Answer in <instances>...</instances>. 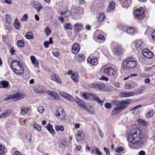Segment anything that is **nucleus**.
Segmentation results:
<instances>
[{
	"instance_id": "nucleus-47",
	"label": "nucleus",
	"mask_w": 155,
	"mask_h": 155,
	"mask_svg": "<svg viewBox=\"0 0 155 155\" xmlns=\"http://www.w3.org/2000/svg\"><path fill=\"white\" fill-rule=\"evenodd\" d=\"M55 129L56 130L59 131L61 130V131H63L64 130V127L62 126H56L55 127Z\"/></svg>"
},
{
	"instance_id": "nucleus-33",
	"label": "nucleus",
	"mask_w": 155,
	"mask_h": 155,
	"mask_svg": "<svg viewBox=\"0 0 155 155\" xmlns=\"http://www.w3.org/2000/svg\"><path fill=\"white\" fill-rule=\"evenodd\" d=\"M60 14L62 15H64L66 17H68L71 15V12L69 11L66 10L64 12H61Z\"/></svg>"
},
{
	"instance_id": "nucleus-20",
	"label": "nucleus",
	"mask_w": 155,
	"mask_h": 155,
	"mask_svg": "<svg viewBox=\"0 0 155 155\" xmlns=\"http://www.w3.org/2000/svg\"><path fill=\"white\" fill-rule=\"evenodd\" d=\"M75 102L77 104L82 108L85 109L86 106L85 104L82 100L80 99L78 97H76L75 100Z\"/></svg>"
},
{
	"instance_id": "nucleus-39",
	"label": "nucleus",
	"mask_w": 155,
	"mask_h": 155,
	"mask_svg": "<svg viewBox=\"0 0 155 155\" xmlns=\"http://www.w3.org/2000/svg\"><path fill=\"white\" fill-rule=\"evenodd\" d=\"M26 39H33L34 38L33 35L31 32H28L25 35Z\"/></svg>"
},
{
	"instance_id": "nucleus-5",
	"label": "nucleus",
	"mask_w": 155,
	"mask_h": 155,
	"mask_svg": "<svg viewBox=\"0 0 155 155\" xmlns=\"http://www.w3.org/2000/svg\"><path fill=\"white\" fill-rule=\"evenodd\" d=\"M132 101L130 99L123 100L122 101H117L114 102L115 105H119L122 110L124 109L129 104L131 103Z\"/></svg>"
},
{
	"instance_id": "nucleus-61",
	"label": "nucleus",
	"mask_w": 155,
	"mask_h": 155,
	"mask_svg": "<svg viewBox=\"0 0 155 155\" xmlns=\"http://www.w3.org/2000/svg\"><path fill=\"white\" fill-rule=\"evenodd\" d=\"M95 151L96 153H97L98 155H102L101 152L100 150L99 149L97 148H96L95 149Z\"/></svg>"
},
{
	"instance_id": "nucleus-42",
	"label": "nucleus",
	"mask_w": 155,
	"mask_h": 155,
	"mask_svg": "<svg viewBox=\"0 0 155 155\" xmlns=\"http://www.w3.org/2000/svg\"><path fill=\"white\" fill-rule=\"evenodd\" d=\"M124 150V149L122 147H117V148H116L115 150V151L117 153H121L123 150Z\"/></svg>"
},
{
	"instance_id": "nucleus-25",
	"label": "nucleus",
	"mask_w": 155,
	"mask_h": 155,
	"mask_svg": "<svg viewBox=\"0 0 155 155\" xmlns=\"http://www.w3.org/2000/svg\"><path fill=\"white\" fill-rule=\"evenodd\" d=\"M75 59L78 62H81L84 61L85 57L84 54L80 53L75 57Z\"/></svg>"
},
{
	"instance_id": "nucleus-4",
	"label": "nucleus",
	"mask_w": 155,
	"mask_h": 155,
	"mask_svg": "<svg viewBox=\"0 0 155 155\" xmlns=\"http://www.w3.org/2000/svg\"><path fill=\"white\" fill-rule=\"evenodd\" d=\"M144 9L142 7H140L134 11V18L135 20H141L143 19L144 16L143 14Z\"/></svg>"
},
{
	"instance_id": "nucleus-64",
	"label": "nucleus",
	"mask_w": 155,
	"mask_h": 155,
	"mask_svg": "<svg viewBox=\"0 0 155 155\" xmlns=\"http://www.w3.org/2000/svg\"><path fill=\"white\" fill-rule=\"evenodd\" d=\"M151 35L153 39H155V29L152 32Z\"/></svg>"
},
{
	"instance_id": "nucleus-14",
	"label": "nucleus",
	"mask_w": 155,
	"mask_h": 155,
	"mask_svg": "<svg viewBox=\"0 0 155 155\" xmlns=\"http://www.w3.org/2000/svg\"><path fill=\"white\" fill-rule=\"evenodd\" d=\"M47 93L52 99L55 100H58L60 99V97L58 94L55 92L48 90Z\"/></svg>"
},
{
	"instance_id": "nucleus-53",
	"label": "nucleus",
	"mask_w": 155,
	"mask_h": 155,
	"mask_svg": "<svg viewBox=\"0 0 155 155\" xmlns=\"http://www.w3.org/2000/svg\"><path fill=\"white\" fill-rule=\"evenodd\" d=\"M32 134H28L26 135V138L28 139L29 142H31Z\"/></svg>"
},
{
	"instance_id": "nucleus-51",
	"label": "nucleus",
	"mask_w": 155,
	"mask_h": 155,
	"mask_svg": "<svg viewBox=\"0 0 155 155\" xmlns=\"http://www.w3.org/2000/svg\"><path fill=\"white\" fill-rule=\"evenodd\" d=\"M44 110V108L42 106H39L38 108V110L40 113H42Z\"/></svg>"
},
{
	"instance_id": "nucleus-35",
	"label": "nucleus",
	"mask_w": 155,
	"mask_h": 155,
	"mask_svg": "<svg viewBox=\"0 0 155 155\" xmlns=\"http://www.w3.org/2000/svg\"><path fill=\"white\" fill-rule=\"evenodd\" d=\"M104 87L105 84L103 83L96 84L95 88H98L99 90H101Z\"/></svg>"
},
{
	"instance_id": "nucleus-6",
	"label": "nucleus",
	"mask_w": 155,
	"mask_h": 155,
	"mask_svg": "<svg viewBox=\"0 0 155 155\" xmlns=\"http://www.w3.org/2000/svg\"><path fill=\"white\" fill-rule=\"evenodd\" d=\"M55 115L57 118L60 120H64L65 118L66 114L62 107H60L56 111Z\"/></svg>"
},
{
	"instance_id": "nucleus-26",
	"label": "nucleus",
	"mask_w": 155,
	"mask_h": 155,
	"mask_svg": "<svg viewBox=\"0 0 155 155\" xmlns=\"http://www.w3.org/2000/svg\"><path fill=\"white\" fill-rule=\"evenodd\" d=\"M71 78L73 80L74 82L77 83L79 81V76L78 74L77 73H73L72 74Z\"/></svg>"
},
{
	"instance_id": "nucleus-18",
	"label": "nucleus",
	"mask_w": 155,
	"mask_h": 155,
	"mask_svg": "<svg viewBox=\"0 0 155 155\" xmlns=\"http://www.w3.org/2000/svg\"><path fill=\"white\" fill-rule=\"evenodd\" d=\"M116 105L114 107V109L111 112V114L112 115L118 114L123 110L119 105Z\"/></svg>"
},
{
	"instance_id": "nucleus-30",
	"label": "nucleus",
	"mask_w": 155,
	"mask_h": 155,
	"mask_svg": "<svg viewBox=\"0 0 155 155\" xmlns=\"http://www.w3.org/2000/svg\"><path fill=\"white\" fill-rule=\"evenodd\" d=\"M143 42L141 39L135 41L133 43L135 47L137 48L141 47L142 45Z\"/></svg>"
},
{
	"instance_id": "nucleus-41",
	"label": "nucleus",
	"mask_w": 155,
	"mask_h": 155,
	"mask_svg": "<svg viewBox=\"0 0 155 155\" xmlns=\"http://www.w3.org/2000/svg\"><path fill=\"white\" fill-rule=\"evenodd\" d=\"M2 88H6L8 87L9 83L7 81H2Z\"/></svg>"
},
{
	"instance_id": "nucleus-45",
	"label": "nucleus",
	"mask_w": 155,
	"mask_h": 155,
	"mask_svg": "<svg viewBox=\"0 0 155 155\" xmlns=\"http://www.w3.org/2000/svg\"><path fill=\"white\" fill-rule=\"evenodd\" d=\"M72 28V25L70 23H67L64 26V28L67 30L71 29Z\"/></svg>"
},
{
	"instance_id": "nucleus-28",
	"label": "nucleus",
	"mask_w": 155,
	"mask_h": 155,
	"mask_svg": "<svg viewBox=\"0 0 155 155\" xmlns=\"http://www.w3.org/2000/svg\"><path fill=\"white\" fill-rule=\"evenodd\" d=\"M10 110H7L4 112L0 115V118H6L8 117L11 113Z\"/></svg>"
},
{
	"instance_id": "nucleus-54",
	"label": "nucleus",
	"mask_w": 155,
	"mask_h": 155,
	"mask_svg": "<svg viewBox=\"0 0 155 155\" xmlns=\"http://www.w3.org/2000/svg\"><path fill=\"white\" fill-rule=\"evenodd\" d=\"M145 28L146 29V31L145 32V34H147L150 33V31L151 30V28L149 26H146Z\"/></svg>"
},
{
	"instance_id": "nucleus-3",
	"label": "nucleus",
	"mask_w": 155,
	"mask_h": 155,
	"mask_svg": "<svg viewBox=\"0 0 155 155\" xmlns=\"http://www.w3.org/2000/svg\"><path fill=\"white\" fill-rule=\"evenodd\" d=\"M123 66H122L121 71L122 73H126L127 69L134 68L136 66L137 62L136 61L130 59H126L123 61Z\"/></svg>"
},
{
	"instance_id": "nucleus-24",
	"label": "nucleus",
	"mask_w": 155,
	"mask_h": 155,
	"mask_svg": "<svg viewBox=\"0 0 155 155\" xmlns=\"http://www.w3.org/2000/svg\"><path fill=\"white\" fill-rule=\"evenodd\" d=\"M84 138V134L81 130H79L77 132V134L76 138L78 141L82 140Z\"/></svg>"
},
{
	"instance_id": "nucleus-10",
	"label": "nucleus",
	"mask_w": 155,
	"mask_h": 155,
	"mask_svg": "<svg viewBox=\"0 0 155 155\" xmlns=\"http://www.w3.org/2000/svg\"><path fill=\"white\" fill-rule=\"evenodd\" d=\"M59 94L62 97L72 102L74 100V98L72 96L66 92L60 91Z\"/></svg>"
},
{
	"instance_id": "nucleus-29",
	"label": "nucleus",
	"mask_w": 155,
	"mask_h": 155,
	"mask_svg": "<svg viewBox=\"0 0 155 155\" xmlns=\"http://www.w3.org/2000/svg\"><path fill=\"white\" fill-rule=\"evenodd\" d=\"M105 18V16L102 12L99 13L97 17V21L100 22L103 21Z\"/></svg>"
},
{
	"instance_id": "nucleus-22",
	"label": "nucleus",
	"mask_w": 155,
	"mask_h": 155,
	"mask_svg": "<svg viewBox=\"0 0 155 155\" xmlns=\"http://www.w3.org/2000/svg\"><path fill=\"white\" fill-rule=\"evenodd\" d=\"M51 78L53 81H54L57 83L60 84L62 83V81L59 77L55 74H53L51 75Z\"/></svg>"
},
{
	"instance_id": "nucleus-19",
	"label": "nucleus",
	"mask_w": 155,
	"mask_h": 155,
	"mask_svg": "<svg viewBox=\"0 0 155 155\" xmlns=\"http://www.w3.org/2000/svg\"><path fill=\"white\" fill-rule=\"evenodd\" d=\"M80 50V47L78 44H74L71 47V51L74 54L78 53Z\"/></svg>"
},
{
	"instance_id": "nucleus-52",
	"label": "nucleus",
	"mask_w": 155,
	"mask_h": 155,
	"mask_svg": "<svg viewBox=\"0 0 155 155\" xmlns=\"http://www.w3.org/2000/svg\"><path fill=\"white\" fill-rule=\"evenodd\" d=\"M4 147L0 145V155H2L3 154L4 152Z\"/></svg>"
},
{
	"instance_id": "nucleus-17",
	"label": "nucleus",
	"mask_w": 155,
	"mask_h": 155,
	"mask_svg": "<svg viewBox=\"0 0 155 155\" xmlns=\"http://www.w3.org/2000/svg\"><path fill=\"white\" fill-rule=\"evenodd\" d=\"M135 92L133 91L130 92H123L119 94L120 96L121 97H126L134 95Z\"/></svg>"
},
{
	"instance_id": "nucleus-31",
	"label": "nucleus",
	"mask_w": 155,
	"mask_h": 155,
	"mask_svg": "<svg viewBox=\"0 0 155 155\" xmlns=\"http://www.w3.org/2000/svg\"><path fill=\"white\" fill-rule=\"evenodd\" d=\"M31 59L32 64L34 65L35 66L36 68L38 67L39 63L37 61H36V58L35 57L33 56H31Z\"/></svg>"
},
{
	"instance_id": "nucleus-1",
	"label": "nucleus",
	"mask_w": 155,
	"mask_h": 155,
	"mask_svg": "<svg viewBox=\"0 0 155 155\" xmlns=\"http://www.w3.org/2000/svg\"><path fill=\"white\" fill-rule=\"evenodd\" d=\"M143 137L142 132L139 130L138 134L137 129H133L129 132L128 139L134 148H138L143 147L146 143V141Z\"/></svg>"
},
{
	"instance_id": "nucleus-12",
	"label": "nucleus",
	"mask_w": 155,
	"mask_h": 155,
	"mask_svg": "<svg viewBox=\"0 0 155 155\" xmlns=\"http://www.w3.org/2000/svg\"><path fill=\"white\" fill-rule=\"evenodd\" d=\"M31 5L39 12L40 10L42 8V5L39 2L33 1L31 2Z\"/></svg>"
},
{
	"instance_id": "nucleus-13",
	"label": "nucleus",
	"mask_w": 155,
	"mask_h": 155,
	"mask_svg": "<svg viewBox=\"0 0 155 155\" xmlns=\"http://www.w3.org/2000/svg\"><path fill=\"white\" fill-rule=\"evenodd\" d=\"M142 54L144 57L148 59L151 58L153 56V53L147 49H143L142 51Z\"/></svg>"
},
{
	"instance_id": "nucleus-11",
	"label": "nucleus",
	"mask_w": 155,
	"mask_h": 155,
	"mask_svg": "<svg viewBox=\"0 0 155 155\" xmlns=\"http://www.w3.org/2000/svg\"><path fill=\"white\" fill-rule=\"evenodd\" d=\"M123 30L130 35H133L135 33V30L134 28L127 26H124L123 28Z\"/></svg>"
},
{
	"instance_id": "nucleus-46",
	"label": "nucleus",
	"mask_w": 155,
	"mask_h": 155,
	"mask_svg": "<svg viewBox=\"0 0 155 155\" xmlns=\"http://www.w3.org/2000/svg\"><path fill=\"white\" fill-rule=\"evenodd\" d=\"M28 109L27 108H25L24 109H21V113L23 115L26 114L28 111Z\"/></svg>"
},
{
	"instance_id": "nucleus-34",
	"label": "nucleus",
	"mask_w": 155,
	"mask_h": 155,
	"mask_svg": "<svg viewBox=\"0 0 155 155\" xmlns=\"http://www.w3.org/2000/svg\"><path fill=\"white\" fill-rule=\"evenodd\" d=\"M14 25L16 29L17 30L19 29L21 26V24L18 20L17 19H15Z\"/></svg>"
},
{
	"instance_id": "nucleus-63",
	"label": "nucleus",
	"mask_w": 155,
	"mask_h": 155,
	"mask_svg": "<svg viewBox=\"0 0 155 155\" xmlns=\"http://www.w3.org/2000/svg\"><path fill=\"white\" fill-rule=\"evenodd\" d=\"M11 99H12L13 100V97H12V95H10L7 97L5 98L4 99V100L5 101H7Z\"/></svg>"
},
{
	"instance_id": "nucleus-36",
	"label": "nucleus",
	"mask_w": 155,
	"mask_h": 155,
	"mask_svg": "<svg viewBox=\"0 0 155 155\" xmlns=\"http://www.w3.org/2000/svg\"><path fill=\"white\" fill-rule=\"evenodd\" d=\"M47 128L50 133L52 134L54 133V130L51 124H48L47 126Z\"/></svg>"
},
{
	"instance_id": "nucleus-62",
	"label": "nucleus",
	"mask_w": 155,
	"mask_h": 155,
	"mask_svg": "<svg viewBox=\"0 0 155 155\" xmlns=\"http://www.w3.org/2000/svg\"><path fill=\"white\" fill-rule=\"evenodd\" d=\"M88 112L92 114H94L95 113V112L92 107H91L89 110H88Z\"/></svg>"
},
{
	"instance_id": "nucleus-44",
	"label": "nucleus",
	"mask_w": 155,
	"mask_h": 155,
	"mask_svg": "<svg viewBox=\"0 0 155 155\" xmlns=\"http://www.w3.org/2000/svg\"><path fill=\"white\" fill-rule=\"evenodd\" d=\"M25 43L23 40H20L17 42L18 45L20 47H23Z\"/></svg>"
},
{
	"instance_id": "nucleus-40",
	"label": "nucleus",
	"mask_w": 155,
	"mask_h": 155,
	"mask_svg": "<svg viewBox=\"0 0 155 155\" xmlns=\"http://www.w3.org/2000/svg\"><path fill=\"white\" fill-rule=\"evenodd\" d=\"M154 112L153 110H149L146 114V117L147 118L151 117L153 115Z\"/></svg>"
},
{
	"instance_id": "nucleus-55",
	"label": "nucleus",
	"mask_w": 155,
	"mask_h": 155,
	"mask_svg": "<svg viewBox=\"0 0 155 155\" xmlns=\"http://www.w3.org/2000/svg\"><path fill=\"white\" fill-rule=\"evenodd\" d=\"M28 18V15L27 14H25L22 18L21 20V21H26Z\"/></svg>"
},
{
	"instance_id": "nucleus-2",
	"label": "nucleus",
	"mask_w": 155,
	"mask_h": 155,
	"mask_svg": "<svg viewBox=\"0 0 155 155\" xmlns=\"http://www.w3.org/2000/svg\"><path fill=\"white\" fill-rule=\"evenodd\" d=\"M11 67L13 71L17 75H20L24 74V68L20 61L17 60L13 61Z\"/></svg>"
},
{
	"instance_id": "nucleus-38",
	"label": "nucleus",
	"mask_w": 155,
	"mask_h": 155,
	"mask_svg": "<svg viewBox=\"0 0 155 155\" xmlns=\"http://www.w3.org/2000/svg\"><path fill=\"white\" fill-rule=\"evenodd\" d=\"M137 122L139 124L145 126H147V123L143 119H139L137 120Z\"/></svg>"
},
{
	"instance_id": "nucleus-56",
	"label": "nucleus",
	"mask_w": 155,
	"mask_h": 155,
	"mask_svg": "<svg viewBox=\"0 0 155 155\" xmlns=\"http://www.w3.org/2000/svg\"><path fill=\"white\" fill-rule=\"evenodd\" d=\"M97 131L99 133V135L101 137H104V134L101 130L99 128H98Z\"/></svg>"
},
{
	"instance_id": "nucleus-48",
	"label": "nucleus",
	"mask_w": 155,
	"mask_h": 155,
	"mask_svg": "<svg viewBox=\"0 0 155 155\" xmlns=\"http://www.w3.org/2000/svg\"><path fill=\"white\" fill-rule=\"evenodd\" d=\"M33 127L38 131H40L41 130V127L40 126L38 125L37 124H33Z\"/></svg>"
},
{
	"instance_id": "nucleus-7",
	"label": "nucleus",
	"mask_w": 155,
	"mask_h": 155,
	"mask_svg": "<svg viewBox=\"0 0 155 155\" xmlns=\"http://www.w3.org/2000/svg\"><path fill=\"white\" fill-rule=\"evenodd\" d=\"M101 70L103 71L107 75L109 76H114L116 74V71L111 67L104 68V67H102Z\"/></svg>"
},
{
	"instance_id": "nucleus-16",
	"label": "nucleus",
	"mask_w": 155,
	"mask_h": 155,
	"mask_svg": "<svg viewBox=\"0 0 155 155\" xmlns=\"http://www.w3.org/2000/svg\"><path fill=\"white\" fill-rule=\"evenodd\" d=\"M72 13H74L75 16H78L79 14H82L83 12V10L82 8L76 7L72 9Z\"/></svg>"
},
{
	"instance_id": "nucleus-9",
	"label": "nucleus",
	"mask_w": 155,
	"mask_h": 155,
	"mask_svg": "<svg viewBox=\"0 0 155 155\" xmlns=\"http://www.w3.org/2000/svg\"><path fill=\"white\" fill-rule=\"evenodd\" d=\"M88 99L96 101L101 105H102L104 102V101L101 100L98 97H96L95 94L92 93H88Z\"/></svg>"
},
{
	"instance_id": "nucleus-59",
	"label": "nucleus",
	"mask_w": 155,
	"mask_h": 155,
	"mask_svg": "<svg viewBox=\"0 0 155 155\" xmlns=\"http://www.w3.org/2000/svg\"><path fill=\"white\" fill-rule=\"evenodd\" d=\"M2 1L3 3H5L9 5H10L12 3L11 0H2Z\"/></svg>"
},
{
	"instance_id": "nucleus-27",
	"label": "nucleus",
	"mask_w": 155,
	"mask_h": 155,
	"mask_svg": "<svg viewBox=\"0 0 155 155\" xmlns=\"http://www.w3.org/2000/svg\"><path fill=\"white\" fill-rule=\"evenodd\" d=\"M131 0H122V5L123 7H127L131 4Z\"/></svg>"
},
{
	"instance_id": "nucleus-15",
	"label": "nucleus",
	"mask_w": 155,
	"mask_h": 155,
	"mask_svg": "<svg viewBox=\"0 0 155 155\" xmlns=\"http://www.w3.org/2000/svg\"><path fill=\"white\" fill-rule=\"evenodd\" d=\"M13 97V101H17L23 98L25 95L23 94H22L20 92H17L15 94L12 95Z\"/></svg>"
},
{
	"instance_id": "nucleus-57",
	"label": "nucleus",
	"mask_w": 155,
	"mask_h": 155,
	"mask_svg": "<svg viewBox=\"0 0 155 155\" xmlns=\"http://www.w3.org/2000/svg\"><path fill=\"white\" fill-rule=\"evenodd\" d=\"M105 107L107 109H109L111 107V105L110 103H106L105 104Z\"/></svg>"
},
{
	"instance_id": "nucleus-43",
	"label": "nucleus",
	"mask_w": 155,
	"mask_h": 155,
	"mask_svg": "<svg viewBox=\"0 0 155 155\" xmlns=\"http://www.w3.org/2000/svg\"><path fill=\"white\" fill-rule=\"evenodd\" d=\"M45 32L46 35L47 36L49 35L51 32V31L50 30L48 27H47L45 30Z\"/></svg>"
},
{
	"instance_id": "nucleus-49",
	"label": "nucleus",
	"mask_w": 155,
	"mask_h": 155,
	"mask_svg": "<svg viewBox=\"0 0 155 155\" xmlns=\"http://www.w3.org/2000/svg\"><path fill=\"white\" fill-rule=\"evenodd\" d=\"M60 144L63 147L66 146V141L64 140H62L60 141Z\"/></svg>"
},
{
	"instance_id": "nucleus-23",
	"label": "nucleus",
	"mask_w": 155,
	"mask_h": 155,
	"mask_svg": "<svg viewBox=\"0 0 155 155\" xmlns=\"http://www.w3.org/2000/svg\"><path fill=\"white\" fill-rule=\"evenodd\" d=\"M83 26L80 23H77L74 25V29L77 32H79L82 29Z\"/></svg>"
},
{
	"instance_id": "nucleus-37",
	"label": "nucleus",
	"mask_w": 155,
	"mask_h": 155,
	"mask_svg": "<svg viewBox=\"0 0 155 155\" xmlns=\"http://www.w3.org/2000/svg\"><path fill=\"white\" fill-rule=\"evenodd\" d=\"M53 43L52 39H49V41H45L44 43V45L45 48H48L49 47V44H52Z\"/></svg>"
},
{
	"instance_id": "nucleus-21",
	"label": "nucleus",
	"mask_w": 155,
	"mask_h": 155,
	"mask_svg": "<svg viewBox=\"0 0 155 155\" xmlns=\"http://www.w3.org/2000/svg\"><path fill=\"white\" fill-rule=\"evenodd\" d=\"M88 62L94 66H95L98 64V61L96 57H94L92 58H88Z\"/></svg>"
},
{
	"instance_id": "nucleus-32",
	"label": "nucleus",
	"mask_w": 155,
	"mask_h": 155,
	"mask_svg": "<svg viewBox=\"0 0 155 155\" xmlns=\"http://www.w3.org/2000/svg\"><path fill=\"white\" fill-rule=\"evenodd\" d=\"M115 6V4L114 2H111L108 6V12H111L113 11L114 9Z\"/></svg>"
},
{
	"instance_id": "nucleus-58",
	"label": "nucleus",
	"mask_w": 155,
	"mask_h": 155,
	"mask_svg": "<svg viewBox=\"0 0 155 155\" xmlns=\"http://www.w3.org/2000/svg\"><path fill=\"white\" fill-rule=\"evenodd\" d=\"M87 93L86 92H83L82 93V97L85 99H87Z\"/></svg>"
},
{
	"instance_id": "nucleus-50",
	"label": "nucleus",
	"mask_w": 155,
	"mask_h": 155,
	"mask_svg": "<svg viewBox=\"0 0 155 155\" xmlns=\"http://www.w3.org/2000/svg\"><path fill=\"white\" fill-rule=\"evenodd\" d=\"M5 20L6 22L7 23L9 24L10 23L11 21V18L10 16L8 15H6Z\"/></svg>"
},
{
	"instance_id": "nucleus-8",
	"label": "nucleus",
	"mask_w": 155,
	"mask_h": 155,
	"mask_svg": "<svg viewBox=\"0 0 155 155\" xmlns=\"http://www.w3.org/2000/svg\"><path fill=\"white\" fill-rule=\"evenodd\" d=\"M111 45L112 48H113V51L115 54L118 55L121 53L123 49L120 45L115 43H112Z\"/></svg>"
},
{
	"instance_id": "nucleus-60",
	"label": "nucleus",
	"mask_w": 155,
	"mask_h": 155,
	"mask_svg": "<svg viewBox=\"0 0 155 155\" xmlns=\"http://www.w3.org/2000/svg\"><path fill=\"white\" fill-rule=\"evenodd\" d=\"M141 107V105H137L135 107H134L133 108H132L131 109V110L133 111H135L137 110V109L140 108Z\"/></svg>"
}]
</instances>
